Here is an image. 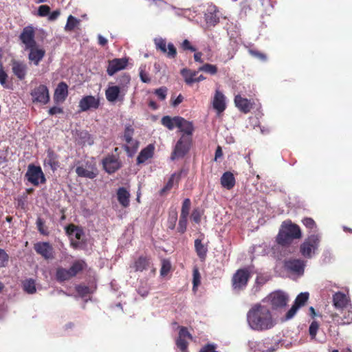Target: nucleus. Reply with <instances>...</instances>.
I'll return each mask as SVG.
<instances>
[{"label": "nucleus", "mask_w": 352, "mask_h": 352, "mask_svg": "<svg viewBox=\"0 0 352 352\" xmlns=\"http://www.w3.org/2000/svg\"><path fill=\"white\" fill-rule=\"evenodd\" d=\"M130 193L124 187L119 188L117 191V198H129Z\"/></svg>", "instance_id": "obj_56"}, {"label": "nucleus", "mask_w": 352, "mask_h": 352, "mask_svg": "<svg viewBox=\"0 0 352 352\" xmlns=\"http://www.w3.org/2000/svg\"><path fill=\"white\" fill-rule=\"evenodd\" d=\"M102 164L103 168L109 174L116 173L122 167L120 160L114 155H108L107 157L103 158Z\"/></svg>", "instance_id": "obj_13"}, {"label": "nucleus", "mask_w": 352, "mask_h": 352, "mask_svg": "<svg viewBox=\"0 0 352 352\" xmlns=\"http://www.w3.org/2000/svg\"><path fill=\"white\" fill-rule=\"evenodd\" d=\"M150 265V257L140 256L134 261L131 267H133L135 272H143L144 270H148Z\"/></svg>", "instance_id": "obj_25"}, {"label": "nucleus", "mask_w": 352, "mask_h": 352, "mask_svg": "<svg viewBox=\"0 0 352 352\" xmlns=\"http://www.w3.org/2000/svg\"><path fill=\"white\" fill-rule=\"evenodd\" d=\"M181 178V173H175L171 175L170 178L168 179L167 183L164 186V187L160 191V195L164 196L166 195V192L169 191L174 186L175 184H178L179 179Z\"/></svg>", "instance_id": "obj_29"}, {"label": "nucleus", "mask_w": 352, "mask_h": 352, "mask_svg": "<svg viewBox=\"0 0 352 352\" xmlns=\"http://www.w3.org/2000/svg\"><path fill=\"white\" fill-rule=\"evenodd\" d=\"M36 223L38 231L40 232V234L44 236H48L50 234L48 228L45 225V221L42 218L38 217Z\"/></svg>", "instance_id": "obj_38"}, {"label": "nucleus", "mask_w": 352, "mask_h": 352, "mask_svg": "<svg viewBox=\"0 0 352 352\" xmlns=\"http://www.w3.org/2000/svg\"><path fill=\"white\" fill-rule=\"evenodd\" d=\"M216 347L214 344H207L199 351V352H218L215 350Z\"/></svg>", "instance_id": "obj_61"}, {"label": "nucleus", "mask_w": 352, "mask_h": 352, "mask_svg": "<svg viewBox=\"0 0 352 352\" xmlns=\"http://www.w3.org/2000/svg\"><path fill=\"white\" fill-rule=\"evenodd\" d=\"M76 173L80 177L93 179L98 175V169L95 163L87 162L76 167Z\"/></svg>", "instance_id": "obj_7"}, {"label": "nucleus", "mask_w": 352, "mask_h": 352, "mask_svg": "<svg viewBox=\"0 0 352 352\" xmlns=\"http://www.w3.org/2000/svg\"><path fill=\"white\" fill-rule=\"evenodd\" d=\"M187 217L181 216L179 217L177 230L180 233H184L187 226Z\"/></svg>", "instance_id": "obj_48"}, {"label": "nucleus", "mask_w": 352, "mask_h": 352, "mask_svg": "<svg viewBox=\"0 0 352 352\" xmlns=\"http://www.w3.org/2000/svg\"><path fill=\"white\" fill-rule=\"evenodd\" d=\"M86 266V263L82 260H78L74 261L69 269L72 277H74L79 272H82Z\"/></svg>", "instance_id": "obj_33"}, {"label": "nucleus", "mask_w": 352, "mask_h": 352, "mask_svg": "<svg viewBox=\"0 0 352 352\" xmlns=\"http://www.w3.org/2000/svg\"><path fill=\"white\" fill-rule=\"evenodd\" d=\"M247 321L251 329L256 331L267 330L275 324L270 310L259 303L254 305L248 311Z\"/></svg>", "instance_id": "obj_1"}, {"label": "nucleus", "mask_w": 352, "mask_h": 352, "mask_svg": "<svg viewBox=\"0 0 352 352\" xmlns=\"http://www.w3.org/2000/svg\"><path fill=\"white\" fill-rule=\"evenodd\" d=\"M9 256L6 252L0 248V267H6L8 263Z\"/></svg>", "instance_id": "obj_51"}, {"label": "nucleus", "mask_w": 352, "mask_h": 352, "mask_svg": "<svg viewBox=\"0 0 352 352\" xmlns=\"http://www.w3.org/2000/svg\"><path fill=\"white\" fill-rule=\"evenodd\" d=\"M28 180L34 185H38L45 182V178L41 168L39 166L30 164L25 174Z\"/></svg>", "instance_id": "obj_8"}, {"label": "nucleus", "mask_w": 352, "mask_h": 352, "mask_svg": "<svg viewBox=\"0 0 352 352\" xmlns=\"http://www.w3.org/2000/svg\"><path fill=\"white\" fill-rule=\"evenodd\" d=\"M318 329V323L316 321H313L309 328V333L312 339L316 338Z\"/></svg>", "instance_id": "obj_53"}, {"label": "nucleus", "mask_w": 352, "mask_h": 352, "mask_svg": "<svg viewBox=\"0 0 352 352\" xmlns=\"http://www.w3.org/2000/svg\"><path fill=\"white\" fill-rule=\"evenodd\" d=\"M190 199H184L181 211V216L187 217L189 214V210L190 208Z\"/></svg>", "instance_id": "obj_50"}, {"label": "nucleus", "mask_w": 352, "mask_h": 352, "mask_svg": "<svg viewBox=\"0 0 352 352\" xmlns=\"http://www.w3.org/2000/svg\"><path fill=\"white\" fill-rule=\"evenodd\" d=\"M184 100V97L182 94H179L172 102L171 104L173 107L178 106Z\"/></svg>", "instance_id": "obj_64"}, {"label": "nucleus", "mask_w": 352, "mask_h": 352, "mask_svg": "<svg viewBox=\"0 0 352 352\" xmlns=\"http://www.w3.org/2000/svg\"><path fill=\"white\" fill-rule=\"evenodd\" d=\"M175 126L179 129V131L185 135L192 137L194 132V126L192 122L188 121L182 117L176 116Z\"/></svg>", "instance_id": "obj_20"}, {"label": "nucleus", "mask_w": 352, "mask_h": 352, "mask_svg": "<svg viewBox=\"0 0 352 352\" xmlns=\"http://www.w3.org/2000/svg\"><path fill=\"white\" fill-rule=\"evenodd\" d=\"M333 302L336 308H344L348 304V298L344 294L338 292L333 296Z\"/></svg>", "instance_id": "obj_32"}, {"label": "nucleus", "mask_w": 352, "mask_h": 352, "mask_svg": "<svg viewBox=\"0 0 352 352\" xmlns=\"http://www.w3.org/2000/svg\"><path fill=\"white\" fill-rule=\"evenodd\" d=\"M199 71H192L187 68H184L181 70L180 73L184 77V80L187 85H192L194 83V79Z\"/></svg>", "instance_id": "obj_34"}, {"label": "nucleus", "mask_w": 352, "mask_h": 352, "mask_svg": "<svg viewBox=\"0 0 352 352\" xmlns=\"http://www.w3.org/2000/svg\"><path fill=\"white\" fill-rule=\"evenodd\" d=\"M303 225L311 230H315L316 229V223L314 220L309 217L304 218L302 221Z\"/></svg>", "instance_id": "obj_49"}, {"label": "nucleus", "mask_w": 352, "mask_h": 352, "mask_svg": "<svg viewBox=\"0 0 352 352\" xmlns=\"http://www.w3.org/2000/svg\"><path fill=\"white\" fill-rule=\"evenodd\" d=\"M250 278L251 272L249 268L244 267L237 270L232 277L233 290L239 292L245 289Z\"/></svg>", "instance_id": "obj_3"}, {"label": "nucleus", "mask_w": 352, "mask_h": 352, "mask_svg": "<svg viewBox=\"0 0 352 352\" xmlns=\"http://www.w3.org/2000/svg\"><path fill=\"white\" fill-rule=\"evenodd\" d=\"M154 146L148 144L146 148H143L137 157V164H142L147 160L151 158L154 154Z\"/></svg>", "instance_id": "obj_27"}, {"label": "nucleus", "mask_w": 352, "mask_h": 352, "mask_svg": "<svg viewBox=\"0 0 352 352\" xmlns=\"http://www.w3.org/2000/svg\"><path fill=\"white\" fill-rule=\"evenodd\" d=\"M72 275L69 270L59 267L56 269V278L58 282H64L71 279Z\"/></svg>", "instance_id": "obj_35"}, {"label": "nucleus", "mask_w": 352, "mask_h": 352, "mask_svg": "<svg viewBox=\"0 0 352 352\" xmlns=\"http://www.w3.org/2000/svg\"><path fill=\"white\" fill-rule=\"evenodd\" d=\"M267 301L270 303L272 309L285 307L288 302V296L281 291H276L271 293L267 297Z\"/></svg>", "instance_id": "obj_10"}, {"label": "nucleus", "mask_w": 352, "mask_h": 352, "mask_svg": "<svg viewBox=\"0 0 352 352\" xmlns=\"http://www.w3.org/2000/svg\"><path fill=\"white\" fill-rule=\"evenodd\" d=\"M154 94L158 97L160 100H164L166 98L167 88L166 87H161L155 89Z\"/></svg>", "instance_id": "obj_52"}, {"label": "nucleus", "mask_w": 352, "mask_h": 352, "mask_svg": "<svg viewBox=\"0 0 352 352\" xmlns=\"http://www.w3.org/2000/svg\"><path fill=\"white\" fill-rule=\"evenodd\" d=\"M212 107L218 114L223 113L226 109V97L219 90H216L212 100Z\"/></svg>", "instance_id": "obj_21"}, {"label": "nucleus", "mask_w": 352, "mask_h": 352, "mask_svg": "<svg viewBox=\"0 0 352 352\" xmlns=\"http://www.w3.org/2000/svg\"><path fill=\"white\" fill-rule=\"evenodd\" d=\"M333 318H338L336 320L337 322L340 325L349 324L352 323V311H344L342 317H339L338 315L333 316Z\"/></svg>", "instance_id": "obj_36"}, {"label": "nucleus", "mask_w": 352, "mask_h": 352, "mask_svg": "<svg viewBox=\"0 0 352 352\" xmlns=\"http://www.w3.org/2000/svg\"><path fill=\"white\" fill-rule=\"evenodd\" d=\"M320 242L318 234H311L300 245V252L306 258H311L315 254Z\"/></svg>", "instance_id": "obj_5"}, {"label": "nucleus", "mask_w": 352, "mask_h": 352, "mask_svg": "<svg viewBox=\"0 0 352 352\" xmlns=\"http://www.w3.org/2000/svg\"><path fill=\"white\" fill-rule=\"evenodd\" d=\"M45 164L49 165L53 171L57 170L60 166L58 155L52 148H48L47 151Z\"/></svg>", "instance_id": "obj_26"}, {"label": "nucleus", "mask_w": 352, "mask_h": 352, "mask_svg": "<svg viewBox=\"0 0 352 352\" xmlns=\"http://www.w3.org/2000/svg\"><path fill=\"white\" fill-rule=\"evenodd\" d=\"M198 71L204 72L206 73L210 74V75H215L218 72V69L217 67L214 65L205 63L199 67Z\"/></svg>", "instance_id": "obj_39"}, {"label": "nucleus", "mask_w": 352, "mask_h": 352, "mask_svg": "<svg viewBox=\"0 0 352 352\" xmlns=\"http://www.w3.org/2000/svg\"><path fill=\"white\" fill-rule=\"evenodd\" d=\"M171 270V263L168 259H163L162 261V267L160 270V275L166 276Z\"/></svg>", "instance_id": "obj_42"}, {"label": "nucleus", "mask_w": 352, "mask_h": 352, "mask_svg": "<svg viewBox=\"0 0 352 352\" xmlns=\"http://www.w3.org/2000/svg\"><path fill=\"white\" fill-rule=\"evenodd\" d=\"M31 100L33 103L46 104L50 101V93L47 87L39 85L34 87L30 91Z\"/></svg>", "instance_id": "obj_6"}, {"label": "nucleus", "mask_w": 352, "mask_h": 352, "mask_svg": "<svg viewBox=\"0 0 352 352\" xmlns=\"http://www.w3.org/2000/svg\"><path fill=\"white\" fill-rule=\"evenodd\" d=\"M138 293L142 297H145L148 294V288L146 285V284H145L144 285H140L138 288Z\"/></svg>", "instance_id": "obj_60"}, {"label": "nucleus", "mask_w": 352, "mask_h": 352, "mask_svg": "<svg viewBox=\"0 0 352 352\" xmlns=\"http://www.w3.org/2000/svg\"><path fill=\"white\" fill-rule=\"evenodd\" d=\"M206 21L208 23H210V25H215L219 23V17H217L216 15L212 14L211 16H207Z\"/></svg>", "instance_id": "obj_62"}, {"label": "nucleus", "mask_w": 352, "mask_h": 352, "mask_svg": "<svg viewBox=\"0 0 352 352\" xmlns=\"http://www.w3.org/2000/svg\"><path fill=\"white\" fill-rule=\"evenodd\" d=\"M221 184L223 187L228 190L232 189L235 185L234 175L230 171L224 173L221 177Z\"/></svg>", "instance_id": "obj_31"}, {"label": "nucleus", "mask_w": 352, "mask_h": 352, "mask_svg": "<svg viewBox=\"0 0 352 352\" xmlns=\"http://www.w3.org/2000/svg\"><path fill=\"white\" fill-rule=\"evenodd\" d=\"M192 139L189 135H182L175 144L171 154V160L184 157L190 151Z\"/></svg>", "instance_id": "obj_4"}, {"label": "nucleus", "mask_w": 352, "mask_h": 352, "mask_svg": "<svg viewBox=\"0 0 352 352\" xmlns=\"http://www.w3.org/2000/svg\"><path fill=\"white\" fill-rule=\"evenodd\" d=\"M100 105V98L99 96H85L79 101V111H87L90 109H98Z\"/></svg>", "instance_id": "obj_9"}, {"label": "nucleus", "mask_w": 352, "mask_h": 352, "mask_svg": "<svg viewBox=\"0 0 352 352\" xmlns=\"http://www.w3.org/2000/svg\"><path fill=\"white\" fill-rule=\"evenodd\" d=\"M128 60L126 58H114L109 60L107 69L108 75L111 76L116 72L125 69Z\"/></svg>", "instance_id": "obj_18"}, {"label": "nucleus", "mask_w": 352, "mask_h": 352, "mask_svg": "<svg viewBox=\"0 0 352 352\" xmlns=\"http://www.w3.org/2000/svg\"><path fill=\"white\" fill-rule=\"evenodd\" d=\"M180 47L184 51L189 50L190 52H196L197 49L191 44V43L188 40L185 39L180 44Z\"/></svg>", "instance_id": "obj_54"}, {"label": "nucleus", "mask_w": 352, "mask_h": 352, "mask_svg": "<svg viewBox=\"0 0 352 352\" xmlns=\"http://www.w3.org/2000/svg\"><path fill=\"white\" fill-rule=\"evenodd\" d=\"M11 65L14 75L20 80H24L26 77L28 70L26 63L13 59L11 61Z\"/></svg>", "instance_id": "obj_19"}, {"label": "nucleus", "mask_w": 352, "mask_h": 352, "mask_svg": "<svg viewBox=\"0 0 352 352\" xmlns=\"http://www.w3.org/2000/svg\"><path fill=\"white\" fill-rule=\"evenodd\" d=\"M234 102L238 109L243 113H249L252 108V104L250 102V100L248 98H243L239 94L235 96Z\"/></svg>", "instance_id": "obj_24"}, {"label": "nucleus", "mask_w": 352, "mask_h": 352, "mask_svg": "<svg viewBox=\"0 0 352 352\" xmlns=\"http://www.w3.org/2000/svg\"><path fill=\"white\" fill-rule=\"evenodd\" d=\"M249 52L250 54L252 56H254L256 58H259L260 60H265L266 58H267V56L265 54H264L263 53L261 52H258L257 50H249Z\"/></svg>", "instance_id": "obj_58"}, {"label": "nucleus", "mask_w": 352, "mask_h": 352, "mask_svg": "<svg viewBox=\"0 0 352 352\" xmlns=\"http://www.w3.org/2000/svg\"><path fill=\"white\" fill-rule=\"evenodd\" d=\"M192 276H193V278H192L193 287H192V289H193V290H195L196 288L201 283V276H200V273L199 272V270H198V268L197 267H195L193 268Z\"/></svg>", "instance_id": "obj_43"}, {"label": "nucleus", "mask_w": 352, "mask_h": 352, "mask_svg": "<svg viewBox=\"0 0 352 352\" xmlns=\"http://www.w3.org/2000/svg\"><path fill=\"white\" fill-rule=\"evenodd\" d=\"M8 78V76L6 71L3 69V65H0V84L4 87V88H10L8 84L7 83V79Z\"/></svg>", "instance_id": "obj_45"}, {"label": "nucleus", "mask_w": 352, "mask_h": 352, "mask_svg": "<svg viewBox=\"0 0 352 352\" xmlns=\"http://www.w3.org/2000/svg\"><path fill=\"white\" fill-rule=\"evenodd\" d=\"M154 43L155 45L156 50L161 51L164 54H166L168 58H175L176 57L177 50L172 43H169L166 45V39L162 38H156L154 39Z\"/></svg>", "instance_id": "obj_11"}, {"label": "nucleus", "mask_w": 352, "mask_h": 352, "mask_svg": "<svg viewBox=\"0 0 352 352\" xmlns=\"http://www.w3.org/2000/svg\"><path fill=\"white\" fill-rule=\"evenodd\" d=\"M27 50H29V60L32 62L36 66L38 65L45 55V50L43 48H38L37 45L36 47L28 48Z\"/></svg>", "instance_id": "obj_22"}, {"label": "nucleus", "mask_w": 352, "mask_h": 352, "mask_svg": "<svg viewBox=\"0 0 352 352\" xmlns=\"http://www.w3.org/2000/svg\"><path fill=\"white\" fill-rule=\"evenodd\" d=\"M121 88L119 86H110L105 91L107 100L110 102H114L119 99Z\"/></svg>", "instance_id": "obj_30"}, {"label": "nucleus", "mask_w": 352, "mask_h": 352, "mask_svg": "<svg viewBox=\"0 0 352 352\" xmlns=\"http://www.w3.org/2000/svg\"><path fill=\"white\" fill-rule=\"evenodd\" d=\"M35 252L45 259L54 258V248L49 242H38L34 245Z\"/></svg>", "instance_id": "obj_16"}, {"label": "nucleus", "mask_w": 352, "mask_h": 352, "mask_svg": "<svg viewBox=\"0 0 352 352\" xmlns=\"http://www.w3.org/2000/svg\"><path fill=\"white\" fill-rule=\"evenodd\" d=\"M77 292L82 296H85L89 293V288L85 285H78L76 287Z\"/></svg>", "instance_id": "obj_57"}, {"label": "nucleus", "mask_w": 352, "mask_h": 352, "mask_svg": "<svg viewBox=\"0 0 352 352\" xmlns=\"http://www.w3.org/2000/svg\"><path fill=\"white\" fill-rule=\"evenodd\" d=\"M134 133V129L131 125H128L124 129V139L126 142H129L133 138Z\"/></svg>", "instance_id": "obj_47"}, {"label": "nucleus", "mask_w": 352, "mask_h": 352, "mask_svg": "<svg viewBox=\"0 0 352 352\" xmlns=\"http://www.w3.org/2000/svg\"><path fill=\"white\" fill-rule=\"evenodd\" d=\"M139 76L140 80L144 83H149L151 82V78L148 74L146 71V65H141L139 68Z\"/></svg>", "instance_id": "obj_44"}, {"label": "nucleus", "mask_w": 352, "mask_h": 352, "mask_svg": "<svg viewBox=\"0 0 352 352\" xmlns=\"http://www.w3.org/2000/svg\"><path fill=\"white\" fill-rule=\"evenodd\" d=\"M305 263L301 259L292 258L285 261V269L293 274L302 275L304 273Z\"/></svg>", "instance_id": "obj_14"}, {"label": "nucleus", "mask_w": 352, "mask_h": 352, "mask_svg": "<svg viewBox=\"0 0 352 352\" xmlns=\"http://www.w3.org/2000/svg\"><path fill=\"white\" fill-rule=\"evenodd\" d=\"M301 236V231L298 225L284 222L276 236V241L279 245H287L294 239H300Z\"/></svg>", "instance_id": "obj_2"}, {"label": "nucleus", "mask_w": 352, "mask_h": 352, "mask_svg": "<svg viewBox=\"0 0 352 352\" xmlns=\"http://www.w3.org/2000/svg\"><path fill=\"white\" fill-rule=\"evenodd\" d=\"M50 12V8L47 5H42L38 7V14L40 16H46Z\"/></svg>", "instance_id": "obj_55"}, {"label": "nucleus", "mask_w": 352, "mask_h": 352, "mask_svg": "<svg viewBox=\"0 0 352 352\" xmlns=\"http://www.w3.org/2000/svg\"><path fill=\"white\" fill-rule=\"evenodd\" d=\"M34 37L35 32L33 27L26 26L23 29L19 36V39L25 45V50L36 47L37 43Z\"/></svg>", "instance_id": "obj_12"}, {"label": "nucleus", "mask_w": 352, "mask_h": 352, "mask_svg": "<svg viewBox=\"0 0 352 352\" xmlns=\"http://www.w3.org/2000/svg\"><path fill=\"white\" fill-rule=\"evenodd\" d=\"M23 290L28 294H34L36 291L35 280L32 278L25 280L23 283Z\"/></svg>", "instance_id": "obj_37"}, {"label": "nucleus", "mask_w": 352, "mask_h": 352, "mask_svg": "<svg viewBox=\"0 0 352 352\" xmlns=\"http://www.w3.org/2000/svg\"><path fill=\"white\" fill-rule=\"evenodd\" d=\"M195 250L197 256L201 261H204L207 256L208 247L202 243V240L197 239L195 240Z\"/></svg>", "instance_id": "obj_28"}, {"label": "nucleus", "mask_w": 352, "mask_h": 352, "mask_svg": "<svg viewBox=\"0 0 352 352\" xmlns=\"http://www.w3.org/2000/svg\"><path fill=\"white\" fill-rule=\"evenodd\" d=\"M78 22L79 21L74 16H73L72 15H69L67 19V24L65 28V30H67V31L73 30L75 28V27L77 25Z\"/></svg>", "instance_id": "obj_46"}, {"label": "nucleus", "mask_w": 352, "mask_h": 352, "mask_svg": "<svg viewBox=\"0 0 352 352\" xmlns=\"http://www.w3.org/2000/svg\"><path fill=\"white\" fill-rule=\"evenodd\" d=\"M68 96V86L65 82L58 84L54 94V100L56 102H64Z\"/></svg>", "instance_id": "obj_23"}, {"label": "nucleus", "mask_w": 352, "mask_h": 352, "mask_svg": "<svg viewBox=\"0 0 352 352\" xmlns=\"http://www.w3.org/2000/svg\"><path fill=\"white\" fill-rule=\"evenodd\" d=\"M192 219L197 223L201 221V213L199 209H195L191 214Z\"/></svg>", "instance_id": "obj_59"}, {"label": "nucleus", "mask_w": 352, "mask_h": 352, "mask_svg": "<svg viewBox=\"0 0 352 352\" xmlns=\"http://www.w3.org/2000/svg\"><path fill=\"white\" fill-rule=\"evenodd\" d=\"M175 119L176 116L171 118L168 116H165L162 118L161 122L162 125L168 128L169 130H173L175 126Z\"/></svg>", "instance_id": "obj_40"}, {"label": "nucleus", "mask_w": 352, "mask_h": 352, "mask_svg": "<svg viewBox=\"0 0 352 352\" xmlns=\"http://www.w3.org/2000/svg\"><path fill=\"white\" fill-rule=\"evenodd\" d=\"M48 113L50 115L53 116L55 114L63 113V109L60 107H53L49 109Z\"/></svg>", "instance_id": "obj_63"}, {"label": "nucleus", "mask_w": 352, "mask_h": 352, "mask_svg": "<svg viewBox=\"0 0 352 352\" xmlns=\"http://www.w3.org/2000/svg\"><path fill=\"white\" fill-rule=\"evenodd\" d=\"M188 338L190 340H192V335L189 333L187 328L185 327H181L179 328V336L176 339V345L178 349H180L182 352H187L188 342L186 340V338Z\"/></svg>", "instance_id": "obj_17"}, {"label": "nucleus", "mask_w": 352, "mask_h": 352, "mask_svg": "<svg viewBox=\"0 0 352 352\" xmlns=\"http://www.w3.org/2000/svg\"><path fill=\"white\" fill-rule=\"evenodd\" d=\"M309 294L308 292H302L297 296L295 299L294 304L285 315L286 320L292 318L296 314L298 309L305 305L309 299Z\"/></svg>", "instance_id": "obj_15"}, {"label": "nucleus", "mask_w": 352, "mask_h": 352, "mask_svg": "<svg viewBox=\"0 0 352 352\" xmlns=\"http://www.w3.org/2000/svg\"><path fill=\"white\" fill-rule=\"evenodd\" d=\"M126 143H127V145H126L124 146L125 151L127 153H131V154L135 153L138 148L139 142L137 140H133L132 138L131 141H130L129 142H126Z\"/></svg>", "instance_id": "obj_41"}]
</instances>
